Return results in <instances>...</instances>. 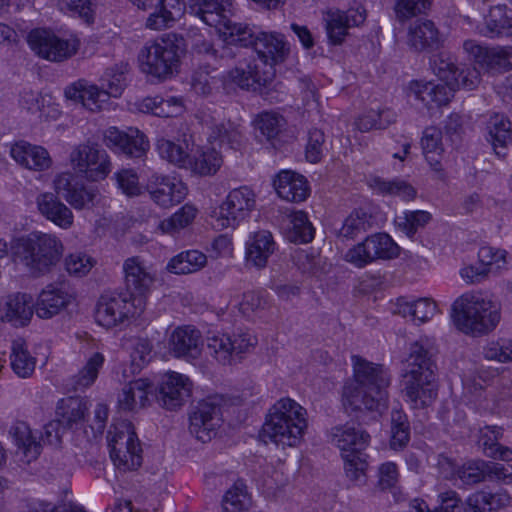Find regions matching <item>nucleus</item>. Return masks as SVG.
<instances>
[{
	"label": "nucleus",
	"mask_w": 512,
	"mask_h": 512,
	"mask_svg": "<svg viewBox=\"0 0 512 512\" xmlns=\"http://www.w3.org/2000/svg\"><path fill=\"white\" fill-rule=\"evenodd\" d=\"M111 170L112 162L110 156L104 149L98 147L82 175L89 182H99L106 179L111 173Z\"/></svg>",
	"instance_id": "obj_61"
},
{
	"label": "nucleus",
	"mask_w": 512,
	"mask_h": 512,
	"mask_svg": "<svg viewBox=\"0 0 512 512\" xmlns=\"http://www.w3.org/2000/svg\"><path fill=\"white\" fill-rule=\"evenodd\" d=\"M309 427L305 407L290 397L277 400L267 411L261 428L264 441L285 448L298 447Z\"/></svg>",
	"instance_id": "obj_3"
},
{
	"label": "nucleus",
	"mask_w": 512,
	"mask_h": 512,
	"mask_svg": "<svg viewBox=\"0 0 512 512\" xmlns=\"http://www.w3.org/2000/svg\"><path fill=\"white\" fill-rule=\"evenodd\" d=\"M232 5V0H192L188 11L204 24L216 29L227 23Z\"/></svg>",
	"instance_id": "obj_30"
},
{
	"label": "nucleus",
	"mask_w": 512,
	"mask_h": 512,
	"mask_svg": "<svg viewBox=\"0 0 512 512\" xmlns=\"http://www.w3.org/2000/svg\"><path fill=\"white\" fill-rule=\"evenodd\" d=\"M255 204L256 195L251 188L234 189L219 206L213 209L212 225L220 230L234 228L253 211Z\"/></svg>",
	"instance_id": "obj_10"
},
{
	"label": "nucleus",
	"mask_w": 512,
	"mask_h": 512,
	"mask_svg": "<svg viewBox=\"0 0 512 512\" xmlns=\"http://www.w3.org/2000/svg\"><path fill=\"white\" fill-rule=\"evenodd\" d=\"M451 317L465 335L481 337L493 332L501 321V306L481 290L460 295L452 304Z\"/></svg>",
	"instance_id": "obj_4"
},
{
	"label": "nucleus",
	"mask_w": 512,
	"mask_h": 512,
	"mask_svg": "<svg viewBox=\"0 0 512 512\" xmlns=\"http://www.w3.org/2000/svg\"><path fill=\"white\" fill-rule=\"evenodd\" d=\"M489 141L497 155H501L498 148L504 149L512 141L511 122L502 114L492 115L487 122Z\"/></svg>",
	"instance_id": "obj_47"
},
{
	"label": "nucleus",
	"mask_w": 512,
	"mask_h": 512,
	"mask_svg": "<svg viewBox=\"0 0 512 512\" xmlns=\"http://www.w3.org/2000/svg\"><path fill=\"white\" fill-rule=\"evenodd\" d=\"M258 61L263 65L260 75L258 65V85L267 86L273 82L276 76L275 67L283 63L290 54V45L284 35L277 32H262L258 34Z\"/></svg>",
	"instance_id": "obj_12"
},
{
	"label": "nucleus",
	"mask_w": 512,
	"mask_h": 512,
	"mask_svg": "<svg viewBox=\"0 0 512 512\" xmlns=\"http://www.w3.org/2000/svg\"><path fill=\"white\" fill-rule=\"evenodd\" d=\"M464 51L476 65L488 73H503L512 69V46L488 47L466 40Z\"/></svg>",
	"instance_id": "obj_20"
},
{
	"label": "nucleus",
	"mask_w": 512,
	"mask_h": 512,
	"mask_svg": "<svg viewBox=\"0 0 512 512\" xmlns=\"http://www.w3.org/2000/svg\"><path fill=\"white\" fill-rule=\"evenodd\" d=\"M215 30L226 45L247 46L252 42V29L242 23H233L230 19Z\"/></svg>",
	"instance_id": "obj_56"
},
{
	"label": "nucleus",
	"mask_w": 512,
	"mask_h": 512,
	"mask_svg": "<svg viewBox=\"0 0 512 512\" xmlns=\"http://www.w3.org/2000/svg\"><path fill=\"white\" fill-rule=\"evenodd\" d=\"M393 313L402 317H410L412 321L423 324L437 313V304L431 298L408 300L405 297H400L394 304Z\"/></svg>",
	"instance_id": "obj_35"
},
{
	"label": "nucleus",
	"mask_w": 512,
	"mask_h": 512,
	"mask_svg": "<svg viewBox=\"0 0 512 512\" xmlns=\"http://www.w3.org/2000/svg\"><path fill=\"white\" fill-rule=\"evenodd\" d=\"M11 435L17 447V453L24 462L30 463L39 456L41 451L40 443L37 440L36 434L26 423H16L11 429Z\"/></svg>",
	"instance_id": "obj_36"
},
{
	"label": "nucleus",
	"mask_w": 512,
	"mask_h": 512,
	"mask_svg": "<svg viewBox=\"0 0 512 512\" xmlns=\"http://www.w3.org/2000/svg\"><path fill=\"white\" fill-rule=\"evenodd\" d=\"M164 348V357L195 363L203 351L201 333L191 326H178L167 332Z\"/></svg>",
	"instance_id": "obj_14"
},
{
	"label": "nucleus",
	"mask_w": 512,
	"mask_h": 512,
	"mask_svg": "<svg viewBox=\"0 0 512 512\" xmlns=\"http://www.w3.org/2000/svg\"><path fill=\"white\" fill-rule=\"evenodd\" d=\"M218 423L216 411L209 405L200 406L190 417V431L202 442L209 441Z\"/></svg>",
	"instance_id": "obj_42"
},
{
	"label": "nucleus",
	"mask_w": 512,
	"mask_h": 512,
	"mask_svg": "<svg viewBox=\"0 0 512 512\" xmlns=\"http://www.w3.org/2000/svg\"><path fill=\"white\" fill-rule=\"evenodd\" d=\"M110 458L118 470L130 471L140 467L142 450L129 423L112 425L107 435Z\"/></svg>",
	"instance_id": "obj_9"
},
{
	"label": "nucleus",
	"mask_w": 512,
	"mask_h": 512,
	"mask_svg": "<svg viewBox=\"0 0 512 512\" xmlns=\"http://www.w3.org/2000/svg\"><path fill=\"white\" fill-rule=\"evenodd\" d=\"M353 377L343 386L342 403L350 411L382 412L388 407V387L391 377L380 364L361 356L351 358Z\"/></svg>",
	"instance_id": "obj_2"
},
{
	"label": "nucleus",
	"mask_w": 512,
	"mask_h": 512,
	"mask_svg": "<svg viewBox=\"0 0 512 512\" xmlns=\"http://www.w3.org/2000/svg\"><path fill=\"white\" fill-rule=\"evenodd\" d=\"M367 18L363 6L341 10L336 7L327 8L322 12L328 41L332 45H341L349 35V29L362 26Z\"/></svg>",
	"instance_id": "obj_13"
},
{
	"label": "nucleus",
	"mask_w": 512,
	"mask_h": 512,
	"mask_svg": "<svg viewBox=\"0 0 512 512\" xmlns=\"http://www.w3.org/2000/svg\"><path fill=\"white\" fill-rule=\"evenodd\" d=\"M273 186L281 199L294 203L305 201L310 192L305 177L291 170L280 171L273 181Z\"/></svg>",
	"instance_id": "obj_31"
},
{
	"label": "nucleus",
	"mask_w": 512,
	"mask_h": 512,
	"mask_svg": "<svg viewBox=\"0 0 512 512\" xmlns=\"http://www.w3.org/2000/svg\"><path fill=\"white\" fill-rule=\"evenodd\" d=\"M403 393L405 400L413 409H424L437 398L438 389L435 377H404Z\"/></svg>",
	"instance_id": "obj_28"
},
{
	"label": "nucleus",
	"mask_w": 512,
	"mask_h": 512,
	"mask_svg": "<svg viewBox=\"0 0 512 512\" xmlns=\"http://www.w3.org/2000/svg\"><path fill=\"white\" fill-rule=\"evenodd\" d=\"M395 120L396 115L390 109H370L359 114L355 118L353 126L357 131L366 133L373 129H386Z\"/></svg>",
	"instance_id": "obj_45"
},
{
	"label": "nucleus",
	"mask_w": 512,
	"mask_h": 512,
	"mask_svg": "<svg viewBox=\"0 0 512 512\" xmlns=\"http://www.w3.org/2000/svg\"><path fill=\"white\" fill-rule=\"evenodd\" d=\"M373 260H388L398 257L400 248L394 240L385 233H376L366 237Z\"/></svg>",
	"instance_id": "obj_58"
},
{
	"label": "nucleus",
	"mask_w": 512,
	"mask_h": 512,
	"mask_svg": "<svg viewBox=\"0 0 512 512\" xmlns=\"http://www.w3.org/2000/svg\"><path fill=\"white\" fill-rule=\"evenodd\" d=\"M510 502L507 493H489L478 490L471 493L463 504L464 512H491L500 509Z\"/></svg>",
	"instance_id": "obj_39"
},
{
	"label": "nucleus",
	"mask_w": 512,
	"mask_h": 512,
	"mask_svg": "<svg viewBox=\"0 0 512 512\" xmlns=\"http://www.w3.org/2000/svg\"><path fill=\"white\" fill-rule=\"evenodd\" d=\"M67 100L79 103L85 109L98 112L108 104L109 97L103 88L85 79H79L64 89Z\"/></svg>",
	"instance_id": "obj_25"
},
{
	"label": "nucleus",
	"mask_w": 512,
	"mask_h": 512,
	"mask_svg": "<svg viewBox=\"0 0 512 512\" xmlns=\"http://www.w3.org/2000/svg\"><path fill=\"white\" fill-rule=\"evenodd\" d=\"M483 356L490 361L499 363L512 362V339L499 338L497 340L489 341L483 347Z\"/></svg>",
	"instance_id": "obj_62"
},
{
	"label": "nucleus",
	"mask_w": 512,
	"mask_h": 512,
	"mask_svg": "<svg viewBox=\"0 0 512 512\" xmlns=\"http://www.w3.org/2000/svg\"><path fill=\"white\" fill-rule=\"evenodd\" d=\"M140 12L147 13L145 27L163 31L175 26L186 14L185 0H128Z\"/></svg>",
	"instance_id": "obj_11"
},
{
	"label": "nucleus",
	"mask_w": 512,
	"mask_h": 512,
	"mask_svg": "<svg viewBox=\"0 0 512 512\" xmlns=\"http://www.w3.org/2000/svg\"><path fill=\"white\" fill-rule=\"evenodd\" d=\"M285 236L292 243H309L314 239V227L303 210H293L288 215Z\"/></svg>",
	"instance_id": "obj_41"
},
{
	"label": "nucleus",
	"mask_w": 512,
	"mask_h": 512,
	"mask_svg": "<svg viewBox=\"0 0 512 512\" xmlns=\"http://www.w3.org/2000/svg\"><path fill=\"white\" fill-rule=\"evenodd\" d=\"M241 139V131L230 123L213 127L206 144L202 146L194 144L188 171L199 176L214 175L223 164L222 154L216 144L227 142L232 148H237L241 144Z\"/></svg>",
	"instance_id": "obj_7"
},
{
	"label": "nucleus",
	"mask_w": 512,
	"mask_h": 512,
	"mask_svg": "<svg viewBox=\"0 0 512 512\" xmlns=\"http://www.w3.org/2000/svg\"><path fill=\"white\" fill-rule=\"evenodd\" d=\"M85 402L77 397L61 399L56 406L57 420L65 427L77 423L85 416Z\"/></svg>",
	"instance_id": "obj_54"
},
{
	"label": "nucleus",
	"mask_w": 512,
	"mask_h": 512,
	"mask_svg": "<svg viewBox=\"0 0 512 512\" xmlns=\"http://www.w3.org/2000/svg\"><path fill=\"white\" fill-rule=\"evenodd\" d=\"M410 440V429L407 416L402 410L391 412L390 447L393 450L403 449Z\"/></svg>",
	"instance_id": "obj_59"
},
{
	"label": "nucleus",
	"mask_w": 512,
	"mask_h": 512,
	"mask_svg": "<svg viewBox=\"0 0 512 512\" xmlns=\"http://www.w3.org/2000/svg\"><path fill=\"white\" fill-rule=\"evenodd\" d=\"M144 302L122 298H102L96 307V322L107 329L125 324L130 318L140 315L144 311Z\"/></svg>",
	"instance_id": "obj_19"
},
{
	"label": "nucleus",
	"mask_w": 512,
	"mask_h": 512,
	"mask_svg": "<svg viewBox=\"0 0 512 512\" xmlns=\"http://www.w3.org/2000/svg\"><path fill=\"white\" fill-rule=\"evenodd\" d=\"M129 66L125 62L117 63L105 70L101 77V85L108 97L118 98L127 85Z\"/></svg>",
	"instance_id": "obj_46"
},
{
	"label": "nucleus",
	"mask_w": 512,
	"mask_h": 512,
	"mask_svg": "<svg viewBox=\"0 0 512 512\" xmlns=\"http://www.w3.org/2000/svg\"><path fill=\"white\" fill-rule=\"evenodd\" d=\"M344 463L346 477L357 485L366 482V471L368 469L367 454L365 450H357L341 454Z\"/></svg>",
	"instance_id": "obj_51"
},
{
	"label": "nucleus",
	"mask_w": 512,
	"mask_h": 512,
	"mask_svg": "<svg viewBox=\"0 0 512 512\" xmlns=\"http://www.w3.org/2000/svg\"><path fill=\"white\" fill-rule=\"evenodd\" d=\"M54 192L43 191L36 196L39 214L57 227L68 230L74 224L72 209L84 210L93 207L99 199V191L76 181L70 171H61L52 178Z\"/></svg>",
	"instance_id": "obj_1"
},
{
	"label": "nucleus",
	"mask_w": 512,
	"mask_h": 512,
	"mask_svg": "<svg viewBox=\"0 0 512 512\" xmlns=\"http://www.w3.org/2000/svg\"><path fill=\"white\" fill-rule=\"evenodd\" d=\"M9 155L15 163L31 172H46L53 167V158L42 145L19 140L10 144Z\"/></svg>",
	"instance_id": "obj_23"
},
{
	"label": "nucleus",
	"mask_w": 512,
	"mask_h": 512,
	"mask_svg": "<svg viewBox=\"0 0 512 512\" xmlns=\"http://www.w3.org/2000/svg\"><path fill=\"white\" fill-rule=\"evenodd\" d=\"M154 383L141 377L126 382L118 391L116 408L122 413H138L151 404Z\"/></svg>",
	"instance_id": "obj_22"
},
{
	"label": "nucleus",
	"mask_w": 512,
	"mask_h": 512,
	"mask_svg": "<svg viewBox=\"0 0 512 512\" xmlns=\"http://www.w3.org/2000/svg\"><path fill=\"white\" fill-rule=\"evenodd\" d=\"M123 271L131 299L144 302V309L147 304V297L156 281V272L153 266L140 257H130L123 264Z\"/></svg>",
	"instance_id": "obj_21"
},
{
	"label": "nucleus",
	"mask_w": 512,
	"mask_h": 512,
	"mask_svg": "<svg viewBox=\"0 0 512 512\" xmlns=\"http://www.w3.org/2000/svg\"><path fill=\"white\" fill-rule=\"evenodd\" d=\"M442 133L436 127H428L423 132L421 139L424 156L436 172H442L441 159L444 152L442 145Z\"/></svg>",
	"instance_id": "obj_44"
},
{
	"label": "nucleus",
	"mask_w": 512,
	"mask_h": 512,
	"mask_svg": "<svg viewBox=\"0 0 512 512\" xmlns=\"http://www.w3.org/2000/svg\"><path fill=\"white\" fill-rule=\"evenodd\" d=\"M98 147L96 144L82 143L72 148L69 154V164L76 173L83 174Z\"/></svg>",
	"instance_id": "obj_64"
},
{
	"label": "nucleus",
	"mask_w": 512,
	"mask_h": 512,
	"mask_svg": "<svg viewBox=\"0 0 512 512\" xmlns=\"http://www.w3.org/2000/svg\"><path fill=\"white\" fill-rule=\"evenodd\" d=\"M432 219L428 211H404L394 219L396 228L408 238H413L419 229L424 228Z\"/></svg>",
	"instance_id": "obj_52"
},
{
	"label": "nucleus",
	"mask_w": 512,
	"mask_h": 512,
	"mask_svg": "<svg viewBox=\"0 0 512 512\" xmlns=\"http://www.w3.org/2000/svg\"><path fill=\"white\" fill-rule=\"evenodd\" d=\"M27 42L36 55L52 62H61L73 57L81 46V41L75 34L61 36L43 28L30 31Z\"/></svg>",
	"instance_id": "obj_8"
},
{
	"label": "nucleus",
	"mask_w": 512,
	"mask_h": 512,
	"mask_svg": "<svg viewBox=\"0 0 512 512\" xmlns=\"http://www.w3.org/2000/svg\"><path fill=\"white\" fill-rule=\"evenodd\" d=\"M74 296L67 289L48 285L39 293L33 309L40 319L48 320L74 303Z\"/></svg>",
	"instance_id": "obj_26"
},
{
	"label": "nucleus",
	"mask_w": 512,
	"mask_h": 512,
	"mask_svg": "<svg viewBox=\"0 0 512 512\" xmlns=\"http://www.w3.org/2000/svg\"><path fill=\"white\" fill-rule=\"evenodd\" d=\"M156 150L161 159L177 168L188 171L191 164V154L194 151V142L187 137L176 141L160 138L156 142Z\"/></svg>",
	"instance_id": "obj_32"
},
{
	"label": "nucleus",
	"mask_w": 512,
	"mask_h": 512,
	"mask_svg": "<svg viewBox=\"0 0 512 512\" xmlns=\"http://www.w3.org/2000/svg\"><path fill=\"white\" fill-rule=\"evenodd\" d=\"M117 189L127 197H137L143 194L145 186L139 181V176L134 169L122 168L113 174Z\"/></svg>",
	"instance_id": "obj_60"
},
{
	"label": "nucleus",
	"mask_w": 512,
	"mask_h": 512,
	"mask_svg": "<svg viewBox=\"0 0 512 512\" xmlns=\"http://www.w3.org/2000/svg\"><path fill=\"white\" fill-rule=\"evenodd\" d=\"M434 369L435 364L432 360L431 351L420 342L414 343L410 349L403 378L412 376L435 377Z\"/></svg>",
	"instance_id": "obj_38"
},
{
	"label": "nucleus",
	"mask_w": 512,
	"mask_h": 512,
	"mask_svg": "<svg viewBox=\"0 0 512 512\" xmlns=\"http://www.w3.org/2000/svg\"><path fill=\"white\" fill-rule=\"evenodd\" d=\"M375 222L371 211L367 208L353 210L343 221L338 237L341 239H355L370 230Z\"/></svg>",
	"instance_id": "obj_40"
},
{
	"label": "nucleus",
	"mask_w": 512,
	"mask_h": 512,
	"mask_svg": "<svg viewBox=\"0 0 512 512\" xmlns=\"http://www.w3.org/2000/svg\"><path fill=\"white\" fill-rule=\"evenodd\" d=\"M34 314L32 297L26 293H13L0 299V322L16 327L26 326Z\"/></svg>",
	"instance_id": "obj_27"
},
{
	"label": "nucleus",
	"mask_w": 512,
	"mask_h": 512,
	"mask_svg": "<svg viewBox=\"0 0 512 512\" xmlns=\"http://www.w3.org/2000/svg\"><path fill=\"white\" fill-rule=\"evenodd\" d=\"M95 264L96 261L92 256L81 251L72 252L64 259L65 270L75 277L87 275Z\"/></svg>",
	"instance_id": "obj_63"
},
{
	"label": "nucleus",
	"mask_w": 512,
	"mask_h": 512,
	"mask_svg": "<svg viewBox=\"0 0 512 512\" xmlns=\"http://www.w3.org/2000/svg\"><path fill=\"white\" fill-rule=\"evenodd\" d=\"M193 381L186 374L168 370L162 373L157 382L159 401L167 410L180 409L191 397Z\"/></svg>",
	"instance_id": "obj_18"
},
{
	"label": "nucleus",
	"mask_w": 512,
	"mask_h": 512,
	"mask_svg": "<svg viewBox=\"0 0 512 512\" xmlns=\"http://www.w3.org/2000/svg\"><path fill=\"white\" fill-rule=\"evenodd\" d=\"M408 95L431 109L447 105L453 97V91L432 81L414 80L409 83Z\"/></svg>",
	"instance_id": "obj_33"
},
{
	"label": "nucleus",
	"mask_w": 512,
	"mask_h": 512,
	"mask_svg": "<svg viewBox=\"0 0 512 512\" xmlns=\"http://www.w3.org/2000/svg\"><path fill=\"white\" fill-rule=\"evenodd\" d=\"M198 214V209L191 204H185L170 217L160 221L156 231L161 234H174L189 226Z\"/></svg>",
	"instance_id": "obj_50"
},
{
	"label": "nucleus",
	"mask_w": 512,
	"mask_h": 512,
	"mask_svg": "<svg viewBox=\"0 0 512 512\" xmlns=\"http://www.w3.org/2000/svg\"><path fill=\"white\" fill-rule=\"evenodd\" d=\"M486 30L481 33L486 36H512V18L507 14L506 5H497L489 10L485 18Z\"/></svg>",
	"instance_id": "obj_48"
},
{
	"label": "nucleus",
	"mask_w": 512,
	"mask_h": 512,
	"mask_svg": "<svg viewBox=\"0 0 512 512\" xmlns=\"http://www.w3.org/2000/svg\"><path fill=\"white\" fill-rule=\"evenodd\" d=\"M36 366V359L28 350L25 343L14 342L11 354V367L13 371L21 378L30 377Z\"/></svg>",
	"instance_id": "obj_57"
},
{
	"label": "nucleus",
	"mask_w": 512,
	"mask_h": 512,
	"mask_svg": "<svg viewBox=\"0 0 512 512\" xmlns=\"http://www.w3.org/2000/svg\"><path fill=\"white\" fill-rule=\"evenodd\" d=\"M371 187L382 195L398 196L405 201H411L416 197V189L405 180L396 178L385 180L379 177L372 179Z\"/></svg>",
	"instance_id": "obj_53"
},
{
	"label": "nucleus",
	"mask_w": 512,
	"mask_h": 512,
	"mask_svg": "<svg viewBox=\"0 0 512 512\" xmlns=\"http://www.w3.org/2000/svg\"><path fill=\"white\" fill-rule=\"evenodd\" d=\"M105 356L100 352L92 353L86 360L84 366L74 376V389H86L94 384L99 371L103 367Z\"/></svg>",
	"instance_id": "obj_55"
},
{
	"label": "nucleus",
	"mask_w": 512,
	"mask_h": 512,
	"mask_svg": "<svg viewBox=\"0 0 512 512\" xmlns=\"http://www.w3.org/2000/svg\"><path fill=\"white\" fill-rule=\"evenodd\" d=\"M11 249L15 262H20L33 274H43L59 263L64 244L55 234L35 231L15 238Z\"/></svg>",
	"instance_id": "obj_6"
},
{
	"label": "nucleus",
	"mask_w": 512,
	"mask_h": 512,
	"mask_svg": "<svg viewBox=\"0 0 512 512\" xmlns=\"http://www.w3.org/2000/svg\"><path fill=\"white\" fill-rule=\"evenodd\" d=\"M250 347V339L244 334L217 333L207 338L210 356L222 367L239 363Z\"/></svg>",
	"instance_id": "obj_16"
},
{
	"label": "nucleus",
	"mask_w": 512,
	"mask_h": 512,
	"mask_svg": "<svg viewBox=\"0 0 512 512\" xmlns=\"http://www.w3.org/2000/svg\"><path fill=\"white\" fill-rule=\"evenodd\" d=\"M252 493L243 481H237L225 493L222 500L224 512H244L252 506Z\"/></svg>",
	"instance_id": "obj_49"
},
{
	"label": "nucleus",
	"mask_w": 512,
	"mask_h": 512,
	"mask_svg": "<svg viewBox=\"0 0 512 512\" xmlns=\"http://www.w3.org/2000/svg\"><path fill=\"white\" fill-rule=\"evenodd\" d=\"M208 263V257L202 251L190 249L173 256L167 263L168 272L187 275L202 270Z\"/></svg>",
	"instance_id": "obj_37"
},
{
	"label": "nucleus",
	"mask_w": 512,
	"mask_h": 512,
	"mask_svg": "<svg viewBox=\"0 0 512 512\" xmlns=\"http://www.w3.org/2000/svg\"><path fill=\"white\" fill-rule=\"evenodd\" d=\"M185 52L184 38L167 33L143 44L137 54V65L150 81L163 83L178 74Z\"/></svg>",
	"instance_id": "obj_5"
},
{
	"label": "nucleus",
	"mask_w": 512,
	"mask_h": 512,
	"mask_svg": "<svg viewBox=\"0 0 512 512\" xmlns=\"http://www.w3.org/2000/svg\"><path fill=\"white\" fill-rule=\"evenodd\" d=\"M432 70L452 91L460 88L472 90L480 81L479 73L475 68L460 67L455 57L446 52H440L434 56Z\"/></svg>",
	"instance_id": "obj_15"
},
{
	"label": "nucleus",
	"mask_w": 512,
	"mask_h": 512,
	"mask_svg": "<svg viewBox=\"0 0 512 512\" xmlns=\"http://www.w3.org/2000/svg\"><path fill=\"white\" fill-rule=\"evenodd\" d=\"M328 437L329 442L339 449L340 454L366 450L371 440L370 435L364 429L352 423L332 427Z\"/></svg>",
	"instance_id": "obj_29"
},
{
	"label": "nucleus",
	"mask_w": 512,
	"mask_h": 512,
	"mask_svg": "<svg viewBox=\"0 0 512 512\" xmlns=\"http://www.w3.org/2000/svg\"><path fill=\"white\" fill-rule=\"evenodd\" d=\"M124 346L129 353L132 375L139 373L153 358V347L148 338L132 337L126 340Z\"/></svg>",
	"instance_id": "obj_43"
},
{
	"label": "nucleus",
	"mask_w": 512,
	"mask_h": 512,
	"mask_svg": "<svg viewBox=\"0 0 512 512\" xmlns=\"http://www.w3.org/2000/svg\"><path fill=\"white\" fill-rule=\"evenodd\" d=\"M104 142L108 148L136 158L145 155L150 148L147 137L133 127L125 131L109 127L104 132Z\"/></svg>",
	"instance_id": "obj_24"
},
{
	"label": "nucleus",
	"mask_w": 512,
	"mask_h": 512,
	"mask_svg": "<svg viewBox=\"0 0 512 512\" xmlns=\"http://www.w3.org/2000/svg\"><path fill=\"white\" fill-rule=\"evenodd\" d=\"M145 190L151 201L163 209L178 205L188 193V188L181 179L160 173L150 175L146 181Z\"/></svg>",
	"instance_id": "obj_17"
},
{
	"label": "nucleus",
	"mask_w": 512,
	"mask_h": 512,
	"mask_svg": "<svg viewBox=\"0 0 512 512\" xmlns=\"http://www.w3.org/2000/svg\"><path fill=\"white\" fill-rule=\"evenodd\" d=\"M442 43L441 35L431 20L418 19L410 24L407 31V44L417 52L436 49Z\"/></svg>",
	"instance_id": "obj_34"
}]
</instances>
